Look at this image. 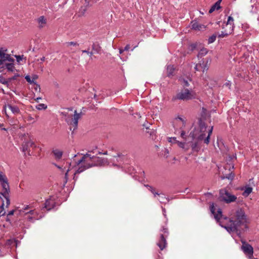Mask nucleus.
Here are the masks:
<instances>
[{
    "mask_svg": "<svg viewBox=\"0 0 259 259\" xmlns=\"http://www.w3.org/2000/svg\"><path fill=\"white\" fill-rule=\"evenodd\" d=\"M210 209L217 222L229 233L236 232L239 234L248 228V219L242 208H238L235 211L231 212L229 218L224 217L222 210L220 208L216 212V209L213 203L210 205Z\"/></svg>",
    "mask_w": 259,
    "mask_h": 259,
    "instance_id": "1",
    "label": "nucleus"
},
{
    "mask_svg": "<svg viewBox=\"0 0 259 259\" xmlns=\"http://www.w3.org/2000/svg\"><path fill=\"white\" fill-rule=\"evenodd\" d=\"M203 113L201 117L199 119V126L197 128H195L189 135V138H191L194 141L191 142V147L194 151H198L200 148V142L204 140V143L208 144L209 142L210 136L212 134L213 126H209L207 128V122L209 119H206L205 114L206 110L203 108Z\"/></svg>",
    "mask_w": 259,
    "mask_h": 259,
    "instance_id": "2",
    "label": "nucleus"
},
{
    "mask_svg": "<svg viewBox=\"0 0 259 259\" xmlns=\"http://www.w3.org/2000/svg\"><path fill=\"white\" fill-rule=\"evenodd\" d=\"M93 155L90 153L83 155L81 159L76 162L78 169L74 174L73 179L76 180V175L93 166Z\"/></svg>",
    "mask_w": 259,
    "mask_h": 259,
    "instance_id": "3",
    "label": "nucleus"
},
{
    "mask_svg": "<svg viewBox=\"0 0 259 259\" xmlns=\"http://www.w3.org/2000/svg\"><path fill=\"white\" fill-rule=\"evenodd\" d=\"M0 183L3 188V192H0V198L3 201L1 207L3 208L5 205V199L6 203V207L10 204V199L9 198V192L10 191L9 185L8 182V179L6 176L0 173Z\"/></svg>",
    "mask_w": 259,
    "mask_h": 259,
    "instance_id": "4",
    "label": "nucleus"
},
{
    "mask_svg": "<svg viewBox=\"0 0 259 259\" xmlns=\"http://www.w3.org/2000/svg\"><path fill=\"white\" fill-rule=\"evenodd\" d=\"M195 97L196 94L192 89L184 88L172 97L171 101L172 102H176L177 100L187 101L195 99Z\"/></svg>",
    "mask_w": 259,
    "mask_h": 259,
    "instance_id": "5",
    "label": "nucleus"
},
{
    "mask_svg": "<svg viewBox=\"0 0 259 259\" xmlns=\"http://www.w3.org/2000/svg\"><path fill=\"white\" fill-rule=\"evenodd\" d=\"M219 199L221 201L227 204L236 202L237 204H240L242 201L239 198L229 192L226 189H221L219 191Z\"/></svg>",
    "mask_w": 259,
    "mask_h": 259,
    "instance_id": "6",
    "label": "nucleus"
},
{
    "mask_svg": "<svg viewBox=\"0 0 259 259\" xmlns=\"http://www.w3.org/2000/svg\"><path fill=\"white\" fill-rule=\"evenodd\" d=\"M61 114L65 116V120L67 123L72 126L73 130L77 128L78 120L82 116V112L77 113L76 110L73 112V114H69L68 112H63Z\"/></svg>",
    "mask_w": 259,
    "mask_h": 259,
    "instance_id": "7",
    "label": "nucleus"
},
{
    "mask_svg": "<svg viewBox=\"0 0 259 259\" xmlns=\"http://www.w3.org/2000/svg\"><path fill=\"white\" fill-rule=\"evenodd\" d=\"M160 231L162 233L160 235V238L157 245L160 248V250H162L166 246L167 242L166 238L168 236L169 232L168 228L165 226H162Z\"/></svg>",
    "mask_w": 259,
    "mask_h": 259,
    "instance_id": "8",
    "label": "nucleus"
},
{
    "mask_svg": "<svg viewBox=\"0 0 259 259\" xmlns=\"http://www.w3.org/2000/svg\"><path fill=\"white\" fill-rule=\"evenodd\" d=\"M7 50H5L2 48L0 49V66L7 61L9 62L14 61V59L13 58L9 55L6 54L5 52Z\"/></svg>",
    "mask_w": 259,
    "mask_h": 259,
    "instance_id": "9",
    "label": "nucleus"
},
{
    "mask_svg": "<svg viewBox=\"0 0 259 259\" xmlns=\"http://www.w3.org/2000/svg\"><path fill=\"white\" fill-rule=\"evenodd\" d=\"M241 242L243 244L241 248L244 253L250 256H252L253 253V247L250 244L246 243L245 241H242Z\"/></svg>",
    "mask_w": 259,
    "mask_h": 259,
    "instance_id": "10",
    "label": "nucleus"
},
{
    "mask_svg": "<svg viewBox=\"0 0 259 259\" xmlns=\"http://www.w3.org/2000/svg\"><path fill=\"white\" fill-rule=\"evenodd\" d=\"M22 147L23 151L26 152L28 151L29 147H35V145L34 142L29 137V139L27 141L23 142Z\"/></svg>",
    "mask_w": 259,
    "mask_h": 259,
    "instance_id": "11",
    "label": "nucleus"
},
{
    "mask_svg": "<svg viewBox=\"0 0 259 259\" xmlns=\"http://www.w3.org/2000/svg\"><path fill=\"white\" fill-rule=\"evenodd\" d=\"M92 158L93 166L101 165L104 162V159L99 157L93 155Z\"/></svg>",
    "mask_w": 259,
    "mask_h": 259,
    "instance_id": "12",
    "label": "nucleus"
},
{
    "mask_svg": "<svg viewBox=\"0 0 259 259\" xmlns=\"http://www.w3.org/2000/svg\"><path fill=\"white\" fill-rule=\"evenodd\" d=\"M14 62H10V63L4 62L1 65L2 67H6V68L10 72H14L16 69L13 64Z\"/></svg>",
    "mask_w": 259,
    "mask_h": 259,
    "instance_id": "13",
    "label": "nucleus"
},
{
    "mask_svg": "<svg viewBox=\"0 0 259 259\" xmlns=\"http://www.w3.org/2000/svg\"><path fill=\"white\" fill-rule=\"evenodd\" d=\"M37 22L38 23V26L39 28H42L47 24V19L45 18L44 16H41L38 18L37 19Z\"/></svg>",
    "mask_w": 259,
    "mask_h": 259,
    "instance_id": "14",
    "label": "nucleus"
},
{
    "mask_svg": "<svg viewBox=\"0 0 259 259\" xmlns=\"http://www.w3.org/2000/svg\"><path fill=\"white\" fill-rule=\"evenodd\" d=\"M54 204L55 202L51 198L48 199L46 200L45 203V208H46L48 210H49L54 207Z\"/></svg>",
    "mask_w": 259,
    "mask_h": 259,
    "instance_id": "15",
    "label": "nucleus"
},
{
    "mask_svg": "<svg viewBox=\"0 0 259 259\" xmlns=\"http://www.w3.org/2000/svg\"><path fill=\"white\" fill-rule=\"evenodd\" d=\"M192 28L195 30H202L205 28V26L197 22H192Z\"/></svg>",
    "mask_w": 259,
    "mask_h": 259,
    "instance_id": "16",
    "label": "nucleus"
},
{
    "mask_svg": "<svg viewBox=\"0 0 259 259\" xmlns=\"http://www.w3.org/2000/svg\"><path fill=\"white\" fill-rule=\"evenodd\" d=\"M8 109L12 111V112L15 114H18L20 113L19 108L15 106L9 104L7 105Z\"/></svg>",
    "mask_w": 259,
    "mask_h": 259,
    "instance_id": "17",
    "label": "nucleus"
},
{
    "mask_svg": "<svg viewBox=\"0 0 259 259\" xmlns=\"http://www.w3.org/2000/svg\"><path fill=\"white\" fill-rule=\"evenodd\" d=\"M229 26V29H232L233 31L234 28V19L231 16H229L228 18L227 22L226 24V27Z\"/></svg>",
    "mask_w": 259,
    "mask_h": 259,
    "instance_id": "18",
    "label": "nucleus"
},
{
    "mask_svg": "<svg viewBox=\"0 0 259 259\" xmlns=\"http://www.w3.org/2000/svg\"><path fill=\"white\" fill-rule=\"evenodd\" d=\"M232 29H225L224 31H222L220 34H219L218 37L220 38H223L228 36L229 34L232 33Z\"/></svg>",
    "mask_w": 259,
    "mask_h": 259,
    "instance_id": "19",
    "label": "nucleus"
},
{
    "mask_svg": "<svg viewBox=\"0 0 259 259\" xmlns=\"http://www.w3.org/2000/svg\"><path fill=\"white\" fill-rule=\"evenodd\" d=\"M173 140L176 142V143L178 144V145L183 148V149H184L186 151L188 150L189 147V146H187L186 147H185L186 146V142H180L179 141H177L176 140V138H173Z\"/></svg>",
    "mask_w": 259,
    "mask_h": 259,
    "instance_id": "20",
    "label": "nucleus"
},
{
    "mask_svg": "<svg viewBox=\"0 0 259 259\" xmlns=\"http://www.w3.org/2000/svg\"><path fill=\"white\" fill-rule=\"evenodd\" d=\"M234 174L231 171L229 174H223V176H222V179H227L228 180H232L234 178Z\"/></svg>",
    "mask_w": 259,
    "mask_h": 259,
    "instance_id": "21",
    "label": "nucleus"
},
{
    "mask_svg": "<svg viewBox=\"0 0 259 259\" xmlns=\"http://www.w3.org/2000/svg\"><path fill=\"white\" fill-rule=\"evenodd\" d=\"M101 49V47L97 43H94L92 45V50L94 51V53H100Z\"/></svg>",
    "mask_w": 259,
    "mask_h": 259,
    "instance_id": "22",
    "label": "nucleus"
},
{
    "mask_svg": "<svg viewBox=\"0 0 259 259\" xmlns=\"http://www.w3.org/2000/svg\"><path fill=\"white\" fill-rule=\"evenodd\" d=\"M175 71V68L174 66L168 65L167 67V74L168 76L172 75Z\"/></svg>",
    "mask_w": 259,
    "mask_h": 259,
    "instance_id": "23",
    "label": "nucleus"
},
{
    "mask_svg": "<svg viewBox=\"0 0 259 259\" xmlns=\"http://www.w3.org/2000/svg\"><path fill=\"white\" fill-rule=\"evenodd\" d=\"M144 186L146 187L152 194H154L155 197H156V195L160 196V194L158 193L155 192V189L153 188L152 186L149 185H145Z\"/></svg>",
    "mask_w": 259,
    "mask_h": 259,
    "instance_id": "24",
    "label": "nucleus"
},
{
    "mask_svg": "<svg viewBox=\"0 0 259 259\" xmlns=\"http://www.w3.org/2000/svg\"><path fill=\"white\" fill-rule=\"evenodd\" d=\"M252 191V188L250 187H246L243 193V195L248 196Z\"/></svg>",
    "mask_w": 259,
    "mask_h": 259,
    "instance_id": "25",
    "label": "nucleus"
},
{
    "mask_svg": "<svg viewBox=\"0 0 259 259\" xmlns=\"http://www.w3.org/2000/svg\"><path fill=\"white\" fill-rule=\"evenodd\" d=\"M175 122L177 123H179L182 124V126H184L185 125V121L181 117H178L175 119Z\"/></svg>",
    "mask_w": 259,
    "mask_h": 259,
    "instance_id": "26",
    "label": "nucleus"
},
{
    "mask_svg": "<svg viewBox=\"0 0 259 259\" xmlns=\"http://www.w3.org/2000/svg\"><path fill=\"white\" fill-rule=\"evenodd\" d=\"M53 153L56 157V158L60 159L61 158L62 156V152L58 150H55L53 151Z\"/></svg>",
    "mask_w": 259,
    "mask_h": 259,
    "instance_id": "27",
    "label": "nucleus"
},
{
    "mask_svg": "<svg viewBox=\"0 0 259 259\" xmlns=\"http://www.w3.org/2000/svg\"><path fill=\"white\" fill-rule=\"evenodd\" d=\"M221 8V6L218 5V4L215 3L212 6L210 10H209V13H211L215 10H219Z\"/></svg>",
    "mask_w": 259,
    "mask_h": 259,
    "instance_id": "28",
    "label": "nucleus"
},
{
    "mask_svg": "<svg viewBox=\"0 0 259 259\" xmlns=\"http://www.w3.org/2000/svg\"><path fill=\"white\" fill-rule=\"evenodd\" d=\"M159 194H160V196H158L159 198H158L157 199L161 203H165L167 200V198L164 196L163 194L160 193Z\"/></svg>",
    "mask_w": 259,
    "mask_h": 259,
    "instance_id": "29",
    "label": "nucleus"
},
{
    "mask_svg": "<svg viewBox=\"0 0 259 259\" xmlns=\"http://www.w3.org/2000/svg\"><path fill=\"white\" fill-rule=\"evenodd\" d=\"M207 53V49H205V48H203L200 51L199 53H198V56L199 57H201L202 56H205Z\"/></svg>",
    "mask_w": 259,
    "mask_h": 259,
    "instance_id": "30",
    "label": "nucleus"
},
{
    "mask_svg": "<svg viewBox=\"0 0 259 259\" xmlns=\"http://www.w3.org/2000/svg\"><path fill=\"white\" fill-rule=\"evenodd\" d=\"M25 78L28 82L30 83H34V81L36 79V77H33L32 79H31L30 76L27 75L25 76Z\"/></svg>",
    "mask_w": 259,
    "mask_h": 259,
    "instance_id": "31",
    "label": "nucleus"
},
{
    "mask_svg": "<svg viewBox=\"0 0 259 259\" xmlns=\"http://www.w3.org/2000/svg\"><path fill=\"white\" fill-rule=\"evenodd\" d=\"M47 106L44 104H39L36 106V108L38 110L46 109Z\"/></svg>",
    "mask_w": 259,
    "mask_h": 259,
    "instance_id": "32",
    "label": "nucleus"
},
{
    "mask_svg": "<svg viewBox=\"0 0 259 259\" xmlns=\"http://www.w3.org/2000/svg\"><path fill=\"white\" fill-rule=\"evenodd\" d=\"M66 45L67 47H70V46H74V47L79 46L78 44H77L76 42H73V41L67 42H66Z\"/></svg>",
    "mask_w": 259,
    "mask_h": 259,
    "instance_id": "33",
    "label": "nucleus"
},
{
    "mask_svg": "<svg viewBox=\"0 0 259 259\" xmlns=\"http://www.w3.org/2000/svg\"><path fill=\"white\" fill-rule=\"evenodd\" d=\"M199 66L201 67V68L202 69V71L203 72L207 70L208 69V67L207 65V62L205 64H203V63L202 64H200Z\"/></svg>",
    "mask_w": 259,
    "mask_h": 259,
    "instance_id": "34",
    "label": "nucleus"
},
{
    "mask_svg": "<svg viewBox=\"0 0 259 259\" xmlns=\"http://www.w3.org/2000/svg\"><path fill=\"white\" fill-rule=\"evenodd\" d=\"M224 168L225 169H228L229 171H231V169L234 168V165L231 164L227 163V164L225 165Z\"/></svg>",
    "mask_w": 259,
    "mask_h": 259,
    "instance_id": "35",
    "label": "nucleus"
},
{
    "mask_svg": "<svg viewBox=\"0 0 259 259\" xmlns=\"http://www.w3.org/2000/svg\"><path fill=\"white\" fill-rule=\"evenodd\" d=\"M216 35H213L208 38V43H212L215 40Z\"/></svg>",
    "mask_w": 259,
    "mask_h": 259,
    "instance_id": "36",
    "label": "nucleus"
},
{
    "mask_svg": "<svg viewBox=\"0 0 259 259\" xmlns=\"http://www.w3.org/2000/svg\"><path fill=\"white\" fill-rule=\"evenodd\" d=\"M82 52L83 53H87L90 57H91L94 53L92 51V52L89 51V50H82Z\"/></svg>",
    "mask_w": 259,
    "mask_h": 259,
    "instance_id": "37",
    "label": "nucleus"
},
{
    "mask_svg": "<svg viewBox=\"0 0 259 259\" xmlns=\"http://www.w3.org/2000/svg\"><path fill=\"white\" fill-rule=\"evenodd\" d=\"M181 137L184 140H185L186 141V133H185V131H181Z\"/></svg>",
    "mask_w": 259,
    "mask_h": 259,
    "instance_id": "38",
    "label": "nucleus"
},
{
    "mask_svg": "<svg viewBox=\"0 0 259 259\" xmlns=\"http://www.w3.org/2000/svg\"><path fill=\"white\" fill-rule=\"evenodd\" d=\"M30 207L29 205H26L24 208H23L22 209L20 210V212H24L25 210H28Z\"/></svg>",
    "mask_w": 259,
    "mask_h": 259,
    "instance_id": "39",
    "label": "nucleus"
},
{
    "mask_svg": "<svg viewBox=\"0 0 259 259\" xmlns=\"http://www.w3.org/2000/svg\"><path fill=\"white\" fill-rule=\"evenodd\" d=\"M14 210H11L9 212L8 215H7V219H6V220L7 221H9V219L8 218V216L9 215H12L14 214Z\"/></svg>",
    "mask_w": 259,
    "mask_h": 259,
    "instance_id": "40",
    "label": "nucleus"
},
{
    "mask_svg": "<svg viewBox=\"0 0 259 259\" xmlns=\"http://www.w3.org/2000/svg\"><path fill=\"white\" fill-rule=\"evenodd\" d=\"M35 213V212L34 210H31L29 211V212L26 213V215H28V214L33 215Z\"/></svg>",
    "mask_w": 259,
    "mask_h": 259,
    "instance_id": "41",
    "label": "nucleus"
},
{
    "mask_svg": "<svg viewBox=\"0 0 259 259\" xmlns=\"http://www.w3.org/2000/svg\"><path fill=\"white\" fill-rule=\"evenodd\" d=\"M8 109V107H7V106H5L4 107V109L3 110V112H5V113L6 114V115L7 116H8V114H7V109Z\"/></svg>",
    "mask_w": 259,
    "mask_h": 259,
    "instance_id": "42",
    "label": "nucleus"
},
{
    "mask_svg": "<svg viewBox=\"0 0 259 259\" xmlns=\"http://www.w3.org/2000/svg\"><path fill=\"white\" fill-rule=\"evenodd\" d=\"M183 82H184L183 85L184 87H188L189 86V82H188L187 80H184Z\"/></svg>",
    "mask_w": 259,
    "mask_h": 259,
    "instance_id": "43",
    "label": "nucleus"
},
{
    "mask_svg": "<svg viewBox=\"0 0 259 259\" xmlns=\"http://www.w3.org/2000/svg\"><path fill=\"white\" fill-rule=\"evenodd\" d=\"M16 57L18 62H20V61L22 59V57L21 56H16Z\"/></svg>",
    "mask_w": 259,
    "mask_h": 259,
    "instance_id": "44",
    "label": "nucleus"
},
{
    "mask_svg": "<svg viewBox=\"0 0 259 259\" xmlns=\"http://www.w3.org/2000/svg\"><path fill=\"white\" fill-rule=\"evenodd\" d=\"M200 68H201L199 66V64H197L195 67V69L196 71H199Z\"/></svg>",
    "mask_w": 259,
    "mask_h": 259,
    "instance_id": "45",
    "label": "nucleus"
},
{
    "mask_svg": "<svg viewBox=\"0 0 259 259\" xmlns=\"http://www.w3.org/2000/svg\"><path fill=\"white\" fill-rule=\"evenodd\" d=\"M130 49V45H127L124 49V51H128Z\"/></svg>",
    "mask_w": 259,
    "mask_h": 259,
    "instance_id": "46",
    "label": "nucleus"
},
{
    "mask_svg": "<svg viewBox=\"0 0 259 259\" xmlns=\"http://www.w3.org/2000/svg\"><path fill=\"white\" fill-rule=\"evenodd\" d=\"M5 214V211L4 210H1L0 211V217L4 215Z\"/></svg>",
    "mask_w": 259,
    "mask_h": 259,
    "instance_id": "47",
    "label": "nucleus"
},
{
    "mask_svg": "<svg viewBox=\"0 0 259 259\" xmlns=\"http://www.w3.org/2000/svg\"><path fill=\"white\" fill-rule=\"evenodd\" d=\"M18 75H15V76H14L13 77H12L11 78V79H13V80L16 79V78H17V77H18Z\"/></svg>",
    "mask_w": 259,
    "mask_h": 259,
    "instance_id": "48",
    "label": "nucleus"
},
{
    "mask_svg": "<svg viewBox=\"0 0 259 259\" xmlns=\"http://www.w3.org/2000/svg\"><path fill=\"white\" fill-rule=\"evenodd\" d=\"M222 0H218L215 3L216 4H218V5L220 6V4H221V2H222Z\"/></svg>",
    "mask_w": 259,
    "mask_h": 259,
    "instance_id": "49",
    "label": "nucleus"
},
{
    "mask_svg": "<svg viewBox=\"0 0 259 259\" xmlns=\"http://www.w3.org/2000/svg\"><path fill=\"white\" fill-rule=\"evenodd\" d=\"M41 98H40V97H38V98H37L35 99V101H36V102H39V101L40 100H41Z\"/></svg>",
    "mask_w": 259,
    "mask_h": 259,
    "instance_id": "50",
    "label": "nucleus"
},
{
    "mask_svg": "<svg viewBox=\"0 0 259 259\" xmlns=\"http://www.w3.org/2000/svg\"><path fill=\"white\" fill-rule=\"evenodd\" d=\"M69 170V168H68L66 172H65V178L67 177L68 172Z\"/></svg>",
    "mask_w": 259,
    "mask_h": 259,
    "instance_id": "51",
    "label": "nucleus"
},
{
    "mask_svg": "<svg viewBox=\"0 0 259 259\" xmlns=\"http://www.w3.org/2000/svg\"><path fill=\"white\" fill-rule=\"evenodd\" d=\"M33 119V118L31 116H30L28 117V120L30 121V120H32Z\"/></svg>",
    "mask_w": 259,
    "mask_h": 259,
    "instance_id": "52",
    "label": "nucleus"
},
{
    "mask_svg": "<svg viewBox=\"0 0 259 259\" xmlns=\"http://www.w3.org/2000/svg\"><path fill=\"white\" fill-rule=\"evenodd\" d=\"M123 51H124V49H123V50H122V49H119V53H120V54L122 53Z\"/></svg>",
    "mask_w": 259,
    "mask_h": 259,
    "instance_id": "53",
    "label": "nucleus"
},
{
    "mask_svg": "<svg viewBox=\"0 0 259 259\" xmlns=\"http://www.w3.org/2000/svg\"><path fill=\"white\" fill-rule=\"evenodd\" d=\"M40 60L41 61H44L45 60V57H42V58H40Z\"/></svg>",
    "mask_w": 259,
    "mask_h": 259,
    "instance_id": "54",
    "label": "nucleus"
},
{
    "mask_svg": "<svg viewBox=\"0 0 259 259\" xmlns=\"http://www.w3.org/2000/svg\"><path fill=\"white\" fill-rule=\"evenodd\" d=\"M225 85H227V86H230V82L229 81L228 82H226V83H225Z\"/></svg>",
    "mask_w": 259,
    "mask_h": 259,
    "instance_id": "55",
    "label": "nucleus"
},
{
    "mask_svg": "<svg viewBox=\"0 0 259 259\" xmlns=\"http://www.w3.org/2000/svg\"><path fill=\"white\" fill-rule=\"evenodd\" d=\"M2 130L3 131H7V129L6 128H3Z\"/></svg>",
    "mask_w": 259,
    "mask_h": 259,
    "instance_id": "56",
    "label": "nucleus"
},
{
    "mask_svg": "<svg viewBox=\"0 0 259 259\" xmlns=\"http://www.w3.org/2000/svg\"><path fill=\"white\" fill-rule=\"evenodd\" d=\"M103 154H104V155H107V151H106V152H104V153H103Z\"/></svg>",
    "mask_w": 259,
    "mask_h": 259,
    "instance_id": "57",
    "label": "nucleus"
},
{
    "mask_svg": "<svg viewBox=\"0 0 259 259\" xmlns=\"http://www.w3.org/2000/svg\"><path fill=\"white\" fill-rule=\"evenodd\" d=\"M28 218L29 219H32V218H31V217H30L29 216V215L28 216Z\"/></svg>",
    "mask_w": 259,
    "mask_h": 259,
    "instance_id": "58",
    "label": "nucleus"
},
{
    "mask_svg": "<svg viewBox=\"0 0 259 259\" xmlns=\"http://www.w3.org/2000/svg\"><path fill=\"white\" fill-rule=\"evenodd\" d=\"M68 111H72V109H68Z\"/></svg>",
    "mask_w": 259,
    "mask_h": 259,
    "instance_id": "59",
    "label": "nucleus"
},
{
    "mask_svg": "<svg viewBox=\"0 0 259 259\" xmlns=\"http://www.w3.org/2000/svg\"><path fill=\"white\" fill-rule=\"evenodd\" d=\"M227 27V28H226V29H227L228 30H229V26H227V27Z\"/></svg>",
    "mask_w": 259,
    "mask_h": 259,
    "instance_id": "60",
    "label": "nucleus"
},
{
    "mask_svg": "<svg viewBox=\"0 0 259 259\" xmlns=\"http://www.w3.org/2000/svg\"><path fill=\"white\" fill-rule=\"evenodd\" d=\"M188 144H189V143H186V145H188ZM187 146H188L186 145L185 147H186Z\"/></svg>",
    "mask_w": 259,
    "mask_h": 259,
    "instance_id": "61",
    "label": "nucleus"
},
{
    "mask_svg": "<svg viewBox=\"0 0 259 259\" xmlns=\"http://www.w3.org/2000/svg\"><path fill=\"white\" fill-rule=\"evenodd\" d=\"M188 144H189V143H186V145H188ZM187 146H188L186 145L185 147H186Z\"/></svg>",
    "mask_w": 259,
    "mask_h": 259,
    "instance_id": "62",
    "label": "nucleus"
},
{
    "mask_svg": "<svg viewBox=\"0 0 259 259\" xmlns=\"http://www.w3.org/2000/svg\"><path fill=\"white\" fill-rule=\"evenodd\" d=\"M3 124H0V127H1L2 126H3Z\"/></svg>",
    "mask_w": 259,
    "mask_h": 259,
    "instance_id": "63",
    "label": "nucleus"
},
{
    "mask_svg": "<svg viewBox=\"0 0 259 259\" xmlns=\"http://www.w3.org/2000/svg\"><path fill=\"white\" fill-rule=\"evenodd\" d=\"M58 167L59 168H61V167H60V166H58Z\"/></svg>",
    "mask_w": 259,
    "mask_h": 259,
    "instance_id": "64",
    "label": "nucleus"
}]
</instances>
